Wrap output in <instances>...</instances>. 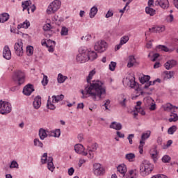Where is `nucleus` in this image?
Wrapping results in <instances>:
<instances>
[{"label": "nucleus", "instance_id": "f257e3e1", "mask_svg": "<svg viewBox=\"0 0 178 178\" xmlns=\"http://www.w3.org/2000/svg\"><path fill=\"white\" fill-rule=\"evenodd\" d=\"M95 70L90 71L88 76L86 78L87 84L84 86V90H81L82 98L90 97L93 101H101L105 98L106 95V87L104 83L99 80L91 81L95 74Z\"/></svg>", "mask_w": 178, "mask_h": 178}, {"label": "nucleus", "instance_id": "f03ea898", "mask_svg": "<svg viewBox=\"0 0 178 178\" xmlns=\"http://www.w3.org/2000/svg\"><path fill=\"white\" fill-rule=\"evenodd\" d=\"M154 170V165L149 161L144 160L140 166V173L141 176H148Z\"/></svg>", "mask_w": 178, "mask_h": 178}, {"label": "nucleus", "instance_id": "7ed1b4c3", "mask_svg": "<svg viewBox=\"0 0 178 178\" xmlns=\"http://www.w3.org/2000/svg\"><path fill=\"white\" fill-rule=\"evenodd\" d=\"M79 54L76 56V60L79 63H86L88 62V56H87V52H88V49L86 47H81L79 49Z\"/></svg>", "mask_w": 178, "mask_h": 178}, {"label": "nucleus", "instance_id": "20e7f679", "mask_svg": "<svg viewBox=\"0 0 178 178\" xmlns=\"http://www.w3.org/2000/svg\"><path fill=\"white\" fill-rule=\"evenodd\" d=\"M62 3L59 0H54L53 2H51L47 9V15H52L55 13L56 12H58L59 9L60 8V5Z\"/></svg>", "mask_w": 178, "mask_h": 178}, {"label": "nucleus", "instance_id": "39448f33", "mask_svg": "<svg viewBox=\"0 0 178 178\" xmlns=\"http://www.w3.org/2000/svg\"><path fill=\"white\" fill-rule=\"evenodd\" d=\"M12 112V104L8 102L0 100V113L1 115H8Z\"/></svg>", "mask_w": 178, "mask_h": 178}, {"label": "nucleus", "instance_id": "423d86ee", "mask_svg": "<svg viewBox=\"0 0 178 178\" xmlns=\"http://www.w3.org/2000/svg\"><path fill=\"white\" fill-rule=\"evenodd\" d=\"M13 79L14 81H16L18 86H22V84H24L26 75L23 71L18 70L14 73Z\"/></svg>", "mask_w": 178, "mask_h": 178}, {"label": "nucleus", "instance_id": "0eeeda50", "mask_svg": "<svg viewBox=\"0 0 178 178\" xmlns=\"http://www.w3.org/2000/svg\"><path fill=\"white\" fill-rule=\"evenodd\" d=\"M107 48H108V43H106L105 40L97 41L94 46L95 50L97 51V52H99L100 54L102 52H105Z\"/></svg>", "mask_w": 178, "mask_h": 178}, {"label": "nucleus", "instance_id": "6e6552de", "mask_svg": "<svg viewBox=\"0 0 178 178\" xmlns=\"http://www.w3.org/2000/svg\"><path fill=\"white\" fill-rule=\"evenodd\" d=\"M14 49L17 56H23V40H19L14 45Z\"/></svg>", "mask_w": 178, "mask_h": 178}, {"label": "nucleus", "instance_id": "1a4fd4ad", "mask_svg": "<svg viewBox=\"0 0 178 178\" xmlns=\"http://www.w3.org/2000/svg\"><path fill=\"white\" fill-rule=\"evenodd\" d=\"M42 47H47L48 49L49 52H54V47L55 45H56V42L49 39V40H45L44 42H42Z\"/></svg>", "mask_w": 178, "mask_h": 178}, {"label": "nucleus", "instance_id": "9d476101", "mask_svg": "<svg viewBox=\"0 0 178 178\" xmlns=\"http://www.w3.org/2000/svg\"><path fill=\"white\" fill-rule=\"evenodd\" d=\"M93 172L95 176H101L105 173V169L101 166L100 163H95L93 165Z\"/></svg>", "mask_w": 178, "mask_h": 178}, {"label": "nucleus", "instance_id": "9b49d317", "mask_svg": "<svg viewBox=\"0 0 178 178\" xmlns=\"http://www.w3.org/2000/svg\"><path fill=\"white\" fill-rule=\"evenodd\" d=\"M33 91H34V86L32 84L29 83L26 86H24L23 89V94L24 95L29 96V95H31Z\"/></svg>", "mask_w": 178, "mask_h": 178}, {"label": "nucleus", "instance_id": "f8f14e48", "mask_svg": "<svg viewBox=\"0 0 178 178\" xmlns=\"http://www.w3.org/2000/svg\"><path fill=\"white\" fill-rule=\"evenodd\" d=\"M74 151L76 154H82L84 156H87V155H88V152H84V146L81 144L75 145Z\"/></svg>", "mask_w": 178, "mask_h": 178}, {"label": "nucleus", "instance_id": "ddd939ff", "mask_svg": "<svg viewBox=\"0 0 178 178\" xmlns=\"http://www.w3.org/2000/svg\"><path fill=\"white\" fill-rule=\"evenodd\" d=\"M3 57L4 59L9 60L12 58V52L10 51V49L9 46H5L3 50Z\"/></svg>", "mask_w": 178, "mask_h": 178}, {"label": "nucleus", "instance_id": "4468645a", "mask_svg": "<svg viewBox=\"0 0 178 178\" xmlns=\"http://www.w3.org/2000/svg\"><path fill=\"white\" fill-rule=\"evenodd\" d=\"M154 5L161 6L163 9H166V8H169V0H156Z\"/></svg>", "mask_w": 178, "mask_h": 178}, {"label": "nucleus", "instance_id": "2eb2a0df", "mask_svg": "<svg viewBox=\"0 0 178 178\" xmlns=\"http://www.w3.org/2000/svg\"><path fill=\"white\" fill-rule=\"evenodd\" d=\"M97 148H98L97 143H94L91 146H88L87 151L90 155V159L94 158V153H92V152H95V151H97Z\"/></svg>", "mask_w": 178, "mask_h": 178}, {"label": "nucleus", "instance_id": "dca6fc26", "mask_svg": "<svg viewBox=\"0 0 178 178\" xmlns=\"http://www.w3.org/2000/svg\"><path fill=\"white\" fill-rule=\"evenodd\" d=\"M38 134L40 140H45L47 137H49V131L40 128Z\"/></svg>", "mask_w": 178, "mask_h": 178}, {"label": "nucleus", "instance_id": "f3484780", "mask_svg": "<svg viewBox=\"0 0 178 178\" xmlns=\"http://www.w3.org/2000/svg\"><path fill=\"white\" fill-rule=\"evenodd\" d=\"M117 170L121 175V177L126 176V172H127V167L124 164H120L118 166Z\"/></svg>", "mask_w": 178, "mask_h": 178}, {"label": "nucleus", "instance_id": "a211bd4d", "mask_svg": "<svg viewBox=\"0 0 178 178\" xmlns=\"http://www.w3.org/2000/svg\"><path fill=\"white\" fill-rule=\"evenodd\" d=\"M127 80L131 88H136V90L138 89V83L136 82V78L134 76H131V79H127Z\"/></svg>", "mask_w": 178, "mask_h": 178}, {"label": "nucleus", "instance_id": "6ab92c4d", "mask_svg": "<svg viewBox=\"0 0 178 178\" xmlns=\"http://www.w3.org/2000/svg\"><path fill=\"white\" fill-rule=\"evenodd\" d=\"M129 40H130V38L129 35H124L122 36L120 39L119 44L117 45L116 49L119 51L120 48H122V45H124V44H127L129 42Z\"/></svg>", "mask_w": 178, "mask_h": 178}, {"label": "nucleus", "instance_id": "aec40b11", "mask_svg": "<svg viewBox=\"0 0 178 178\" xmlns=\"http://www.w3.org/2000/svg\"><path fill=\"white\" fill-rule=\"evenodd\" d=\"M86 54L88 56V60H90L91 62H92V60H95V59L98 58V55L94 51H90L88 49Z\"/></svg>", "mask_w": 178, "mask_h": 178}, {"label": "nucleus", "instance_id": "412c9836", "mask_svg": "<svg viewBox=\"0 0 178 178\" xmlns=\"http://www.w3.org/2000/svg\"><path fill=\"white\" fill-rule=\"evenodd\" d=\"M34 109H40L41 108V96H36L33 102Z\"/></svg>", "mask_w": 178, "mask_h": 178}, {"label": "nucleus", "instance_id": "4be33fe9", "mask_svg": "<svg viewBox=\"0 0 178 178\" xmlns=\"http://www.w3.org/2000/svg\"><path fill=\"white\" fill-rule=\"evenodd\" d=\"M177 62L175 60H168L165 64H164V67L167 70H170L172 67H175L177 65Z\"/></svg>", "mask_w": 178, "mask_h": 178}, {"label": "nucleus", "instance_id": "5701e85b", "mask_svg": "<svg viewBox=\"0 0 178 178\" xmlns=\"http://www.w3.org/2000/svg\"><path fill=\"white\" fill-rule=\"evenodd\" d=\"M149 137H151V131H147L145 133H143L141 136L140 144H145V140H147Z\"/></svg>", "mask_w": 178, "mask_h": 178}, {"label": "nucleus", "instance_id": "b1692460", "mask_svg": "<svg viewBox=\"0 0 178 178\" xmlns=\"http://www.w3.org/2000/svg\"><path fill=\"white\" fill-rule=\"evenodd\" d=\"M31 5V0H27L25 1H22V6L23 8V11L27 10L29 15H30V6Z\"/></svg>", "mask_w": 178, "mask_h": 178}, {"label": "nucleus", "instance_id": "393cba45", "mask_svg": "<svg viewBox=\"0 0 178 178\" xmlns=\"http://www.w3.org/2000/svg\"><path fill=\"white\" fill-rule=\"evenodd\" d=\"M51 98L53 104H58V102H60V101H63V99H65V95H63V94L58 95L57 96L53 95Z\"/></svg>", "mask_w": 178, "mask_h": 178}, {"label": "nucleus", "instance_id": "a878e982", "mask_svg": "<svg viewBox=\"0 0 178 178\" xmlns=\"http://www.w3.org/2000/svg\"><path fill=\"white\" fill-rule=\"evenodd\" d=\"M123 126L120 122H113L110 124V129H113L114 130H122Z\"/></svg>", "mask_w": 178, "mask_h": 178}, {"label": "nucleus", "instance_id": "bb28decb", "mask_svg": "<svg viewBox=\"0 0 178 178\" xmlns=\"http://www.w3.org/2000/svg\"><path fill=\"white\" fill-rule=\"evenodd\" d=\"M97 13H98V7L94 6L90 10L89 16L90 19L95 17V15H97Z\"/></svg>", "mask_w": 178, "mask_h": 178}, {"label": "nucleus", "instance_id": "cd10ccee", "mask_svg": "<svg viewBox=\"0 0 178 178\" xmlns=\"http://www.w3.org/2000/svg\"><path fill=\"white\" fill-rule=\"evenodd\" d=\"M49 137H56V138L60 137V129H56L55 131H49Z\"/></svg>", "mask_w": 178, "mask_h": 178}, {"label": "nucleus", "instance_id": "c85d7f7f", "mask_svg": "<svg viewBox=\"0 0 178 178\" xmlns=\"http://www.w3.org/2000/svg\"><path fill=\"white\" fill-rule=\"evenodd\" d=\"M134 63H136V58L134 56H129L128 58V67H133L134 66Z\"/></svg>", "mask_w": 178, "mask_h": 178}, {"label": "nucleus", "instance_id": "c756f323", "mask_svg": "<svg viewBox=\"0 0 178 178\" xmlns=\"http://www.w3.org/2000/svg\"><path fill=\"white\" fill-rule=\"evenodd\" d=\"M128 175L131 177V178L138 177V170L134 169L128 172Z\"/></svg>", "mask_w": 178, "mask_h": 178}, {"label": "nucleus", "instance_id": "7c9ffc66", "mask_svg": "<svg viewBox=\"0 0 178 178\" xmlns=\"http://www.w3.org/2000/svg\"><path fill=\"white\" fill-rule=\"evenodd\" d=\"M0 20L1 23H5V22H8V20H9V14L3 13L0 15Z\"/></svg>", "mask_w": 178, "mask_h": 178}, {"label": "nucleus", "instance_id": "2f4dec72", "mask_svg": "<svg viewBox=\"0 0 178 178\" xmlns=\"http://www.w3.org/2000/svg\"><path fill=\"white\" fill-rule=\"evenodd\" d=\"M29 27H30V22L28 20H26L22 24L17 26L18 30H19V29H29Z\"/></svg>", "mask_w": 178, "mask_h": 178}, {"label": "nucleus", "instance_id": "473e14b6", "mask_svg": "<svg viewBox=\"0 0 178 178\" xmlns=\"http://www.w3.org/2000/svg\"><path fill=\"white\" fill-rule=\"evenodd\" d=\"M57 80H58V83H59L60 84H62V83H65V81L67 80V76H63V74H58Z\"/></svg>", "mask_w": 178, "mask_h": 178}, {"label": "nucleus", "instance_id": "72a5a7b5", "mask_svg": "<svg viewBox=\"0 0 178 178\" xmlns=\"http://www.w3.org/2000/svg\"><path fill=\"white\" fill-rule=\"evenodd\" d=\"M149 31H151L152 33H158V31H160L162 33V31H165V26H158L156 29L155 30V28H149Z\"/></svg>", "mask_w": 178, "mask_h": 178}, {"label": "nucleus", "instance_id": "f704fd0d", "mask_svg": "<svg viewBox=\"0 0 178 178\" xmlns=\"http://www.w3.org/2000/svg\"><path fill=\"white\" fill-rule=\"evenodd\" d=\"M158 150L156 149H154L153 152L151 154V158L153 159L154 162H156L158 161Z\"/></svg>", "mask_w": 178, "mask_h": 178}, {"label": "nucleus", "instance_id": "c9c22d12", "mask_svg": "<svg viewBox=\"0 0 178 178\" xmlns=\"http://www.w3.org/2000/svg\"><path fill=\"white\" fill-rule=\"evenodd\" d=\"M136 158V154L134 153H128L125 155V159L129 161V162H133V159Z\"/></svg>", "mask_w": 178, "mask_h": 178}, {"label": "nucleus", "instance_id": "e433bc0d", "mask_svg": "<svg viewBox=\"0 0 178 178\" xmlns=\"http://www.w3.org/2000/svg\"><path fill=\"white\" fill-rule=\"evenodd\" d=\"M150 79L151 76L146 75L140 78V83H141V84H145V83H149Z\"/></svg>", "mask_w": 178, "mask_h": 178}, {"label": "nucleus", "instance_id": "4c0bfd02", "mask_svg": "<svg viewBox=\"0 0 178 178\" xmlns=\"http://www.w3.org/2000/svg\"><path fill=\"white\" fill-rule=\"evenodd\" d=\"M33 143L35 147H39L40 148H42V147H44V144L38 138H35L33 140Z\"/></svg>", "mask_w": 178, "mask_h": 178}, {"label": "nucleus", "instance_id": "58836bf2", "mask_svg": "<svg viewBox=\"0 0 178 178\" xmlns=\"http://www.w3.org/2000/svg\"><path fill=\"white\" fill-rule=\"evenodd\" d=\"M170 118L168 119L169 122H177L178 120V115L177 113H172L170 115Z\"/></svg>", "mask_w": 178, "mask_h": 178}, {"label": "nucleus", "instance_id": "ea45409f", "mask_svg": "<svg viewBox=\"0 0 178 178\" xmlns=\"http://www.w3.org/2000/svg\"><path fill=\"white\" fill-rule=\"evenodd\" d=\"M26 54L28 56H31V55L34 54V47H33V46H27Z\"/></svg>", "mask_w": 178, "mask_h": 178}, {"label": "nucleus", "instance_id": "a19ab883", "mask_svg": "<svg viewBox=\"0 0 178 178\" xmlns=\"http://www.w3.org/2000/svg\"><path fill=\"white\" fill-rule=\"evenodd\" d=\"M47 109H50V111H55L56 109V106L49 99L47 100Z\"/></svg>", "mask_w": 178, "mask_h": 178}, {"label": "nucleus", "instance_id": "79ce46f5", "mask_svg": "<svg viewBox=\"0 0 178 178\" xmlns=\"http://www.w3.org/2000/svg\"><path fill=\"white\" fill-rule=\"evenodd\" d=\"M145 12L147 15H149L150 16H154V15H155V10L151 7H146Z\"/></svg>", "mask_w": 178, "mask_h": 178}, {"label": "nucleus", "instance_id": "37998d69", "mask_svg": "<svg viewBox=\"0 0 178 178\" xmlns=\"http://www.w3.org/2000/svg\"><path fill=\"white\" fill-rule=\"evenodd\" d=\"M164 73L165 74V79H172L175 76V72L173 71H165Z\"/></svg>", "mask_w": 178, "mask_h": 178}, {"label": "nucleus", "instance_id": "c03bdc74", "mask_svg": "<svg viewBox=\"0 0 178 178\" xmlns=\"http://www.w3.org/2000/svg\"><path fill=\"white\" fill-rule=\"evenodd\" d=\"M42 74L43 75V79L42 80V84L44 87H45L46 86H48V76L45 74H44V73H42Z\"/></svg>", "mask_w": 178, "mask_h": 178}, {"label": "nucleus", "instance_id": "a18cd8bd", "mask_svg": "<svg viewBox=\"0 0 178 178\" xmlns=\"http://www.w3.org/2000/svg\"><path fill=\"white\" fill-rule=\"evenodd\" d=\"M176 130H177V127L176 125H173L171 127H170L168 130V134H175Z\"/></svg>", "mask_w": 178, "mask_h": 178}, {"label": "nucleus", "instance_id": "49530a36", "mask_svg": "<svg viewBox=\"0 0 178 178\" xmlns=\"http://www.w3.org/2000/svg\"><path fill=\"white\" fill-rule=\"evenodd\" d=\"M10 169H19V163H17V161L13 160L10 165Z\"/></svg>", "mask_w": 178, "mask_h": 178}, {"label": "nucleus", "instance_id": "de8ad7c7", "mask_svg": "<svg viewBox=\"0 0 178 178\" xmlns=\"http://www.w3.org/2000/svg\"><path fill=\"white\" fill-rule=\"evenodd\" d=\"M60 34L61 35H67L69 34V29L66 26H62Z\"/></svg>", "mask_w": 178, "mask_h": 178}, {"label": "nucleus", "instance_id": "09e8293b", "mask_svg": "<svg viewBox=\"0 0 178 178\" xmlns=\"http://www.w3.org/2000/svg\"><path fill=\"white\" fill-rule=\"evenodd\" d=\"M122 101H120V104L123 108H126V103L127 102V99L124 97V95H122Z\"/></svg>", "mask_w": 178, "mask_h": 178}, {"label": "nucleus", "instance_id": "8fccbe9b", "mask_svg": "<svg viewBox=\"0 0 178 178\" xmlns=\"http://www.w3.org/2000/svg\"><path fill=\"white\" fill-rule=\"evenodd\" d=\"M41 161H42V163L43 164L47 163V161H48V153L43 154Z\"/></svg>", "mask_w": 178, "mask_h": 178}, {"label": "nucleus", "instance_id": "3c124183", "mask_svg": "<svg viewBox=\"0 0 178 178\" xmlns=\"http://www.w3.org/2000/svg\"><path fill=\"white\" fill-rule=\"evenodd\" d=\"M162 162H163L164 163H168L170 162V156H169L168 155L163 156L162 158Z\"/></svg>", "mask_w": 178, "mask_h": 178}, {"label": "nucleus", "instance_id": "603ef678", "mask_svg": "<svg viewBox=\"0 0 178 178\" xmlns=\"http://www.w3.org/2000/svg\"><path fill=\"white\" fill-rule=\"evenodd\" d=\"M159 49H161V51H164V52H169V48L165 45H159L157 46Z\"/></svg>", "mask_w": 178, "mask_h": 178}, {"label": "nucleus", "instance_id": "864d4df0", "mask_svg": "<svg viewBox=\"0 0 178 178\" xmlns=\"http://www.w3.org/2000/svg\"><path fill=\"white\" fill-rule=\"evenodd\" d=\"M165 20L167 23H172L175 20V17L173 15L170 14L168 17H166Z\"/></svg>", "mask_w": 178, "mask_h": 178}, {"label": "nucleus", "instance_id": "5fc2aeb1", "mask_svg": "<svg viewBox=\"0 0 178 178\" xmlns=\"http://www.w3.org/2000/svg\"><path fill=\"white\" fill-rule=\"evenodd\" d=\"M116 67V62L111 61V64L109 65V69L111 72H114Z\"/></svg>", "mask_w": 178, "mask_h": 178}, {"label": "nucleus", "instance_id": "6e6d98bb", "mask_svg": "<svg viewBox=\"0 0 178 178\" xmlns=\"http://www.w3.org/2000/svg\"><path fill=\"white\" fill-rule=\"evenodd\" d=\"M47 168H48L49 170H50L51 172H54V170L55 169L54 163H47Z\"/></svg>", "mask_w": 178, "mask_h": 178}, {"label": "nucleus", "instance_id": "4d7b16f0", "mask_svg": "<svg viewBox=\"0 0 178 178\" xmlns=\"http://www.w3.org/2000/svg\"><path fill=\"white\" fill-rule=\"evenodd\" d=\"M172 144H173V140H169L167 142V144L163 147V149H166L169 148V147H170V145H172Z\"/></svg>", "mask_w": 178, "mask_h": 178}, {"label": "nucleus", "instance_id": "13d9d810", "mask_svg": "<svg viewBox=\"0 0 178 178\" xmlns=\"http://www.w3.org/2000/svg\"><path fill=\"white\" fill-rule=\"evenodd\" d=\"M141 104H143L141 101H138L136 102V105L135 106V109L136 111H140V109H141Z\"/></svg>", "mask_w": 178, "mask_h": 178}, {"label": "nucleus", "instance_id": "bf43d9fd", "mask_svg": "<svg viewBox=\"0 0 178 178\" xmlns=\"http://www.w3.org/2000/svg\"><path fill=\"white\" fill-rule=\"evenodd\" d=\"M44 31H51V25L50 24H47L43 26Z\"/></svg>", "mask_w": 178, "mask_h": 178}, {"label": "nucleus", "instance_id": "052dcab7", "mask_svg": "<svg viewBox=\"0 0 178 178\" xmlns=\"http://www.w3.org/2000/svg\"><path fill=\"white\" fill-rule=\"evenodd\" d=\"M134 138V134H131L128 136L127 140L129 141V144H133V139Z\"/></svg>", "mask_w": 178, "mask_h": 178}, {"label": "nucleus", "instance_id": "680f3d73", "mask_svg": "<svg viewBox=\"0 0 178 178\" xmlns=\"http://www.w3.org/2000/svg\"><path fill=\"white\" fill-rule=\"evenodd\" d=\"M44 35H45L47 38H49V37H51L52 35V31H44Z\"/></svg>", "mask_w": 178, "mask_h": 178}, {"label": "nucleus", "instance_id": "e2e57ef3", "mask_svg": "<svg viewBox=\"0 0 178 178\" xmlns=\"http://www.w3.org/2000/svg\"><path fill=\"white\" fill-rule=\"evenodd\" d=\"M73 173H74V168H73V167H71L68 169V175L69 176H73Z\"/></svg>", "mask_w": 178, "mask_h": 178}, {"label": "nucleus", "instance_id": "0e129e2a", "mask_svg": "<svg viewBox=\"0 0 178 178\" xmlns=\"http://www.w3.org/2000/svg\"><path fill=\"white\" fill-rule=\"evenodd\" d=\"M112 16H113V13L111 10H108L106 14V19H109V17H112Z\"/></svg>", "mask_w": 178, "mask_h": 178}, {"label": "nucleus", "instance_id": "69168bd1", "mask_svg": "<svg viewBox=\"0 0 178 178\" xmlns=\"http://www.w3.org/2000/svg\"><path fill=\"white\" fill-rule=\"evenodd\" d=\"M159 58V54L155 53L154 54H153V59L152 60V62H155L156 59Z\"/></svg>", "mask_w": 178, "mask_h": 178}, {"label": "nucleus", "instance_id": "338daca9", "mask_svg": "<svg viewBox=\"0 0 178 178\" xmlns=\"http://www.w3.org/2000/svg\"><path fill=\"white\" fill-rule=\"evenodd\" d=\"M77 138H78L79 143H81V141H83V140H84V136H83V134H79L77 136Z\"/></svg>", "mask_w": 178, "mask_h": 178}, {"label": "nucleus", "instance_id": "774afa93", "mask_svg": "<svg viewBox=\"0 0 178 178\" xmlns=\"http://www.w3.org/2000/svg\"><path fill=\"white\" fill-rule=\"evenodd\" d=\"M131 112L134 113H133V115H134V119H138V118H137V116H138V112L137 111V110L135 109V110L132 111Z\"/></svg>", "mask_w": 178, "mask_h": 178}]
</instances>
